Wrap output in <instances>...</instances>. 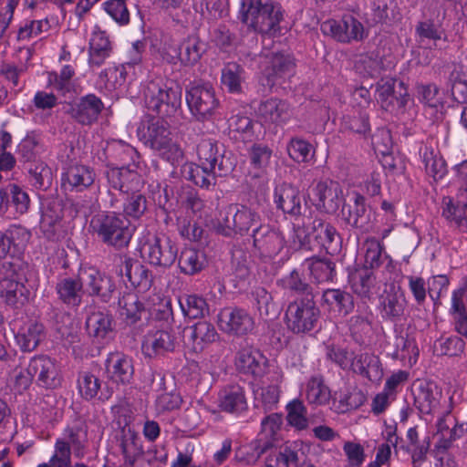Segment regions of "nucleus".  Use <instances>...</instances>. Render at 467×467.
Instances as JSON below:
<instances>
[{
    "label": "nucleus",
    "mask_w": 467,
    "mask_h": 467,
    "mask_svg": "<svg viewBox=\"0 0 467 467\" xmlns=\"http://www.w3.org/2000/svg\"><path fill=\"white\" fill-rule=\"evenodd\" d=\"M138 135L145 146L172 165L183 160V150L175 140L171 127L164 119L151 118L141 123L138 129Z\"/></svg>",
    "instance_id": "obj_1"
},
{
    "label": "nucleus",
    "mask_w": 467,
    "mask_h": 467,
    "mask_svg": "<svg viewBox=\"0 0 467 467\" xmlns=\"http://www.w3.org/2000/svg\"><path fill=\"white\" fill-rule=\"evenodd\" d=\"M146 108L164 119L174 116L182 106V89L161 77L147 80L142 86Z\"/></svg>",
    "instance_id": "obj_2"
},
{
    "label": "nucleus",
    "mask_w": 467,
    "mask_h": 467,
    "mask_svg": "<svg viewBox=\"0 0 467 467\" xmlns=\"http://www.w3.org/2000/svg\"><path fill=\"white\" fill-rule=\"evenodd\" d=\"M294 242L299 248L313 250V241L329 254H337L342 245V239L337 228L329 222L315 217L309 225L294 223Z\"/></svg>",
    "instance_id": "obj_3"
},
{
    "label": "nucleus",
    "mask_w": 467,
    "mask_h": 467,
    "mask_svg": "<svg viewBox=\"0 0 467 467\" xmlns=\"http://www.w3.org/2000/svg\"><path fill=\"white\" fill-rule=\"evenodd\" d=\"M239 13L243 23L262 34L276 31L283 19L281 6L272 0H243Z\"/></svg>",
    "instance_id": "obj_4"
},
{
    "label": "nucleus",
    "mask_w": 467,
    "mask_h": 467,
    "mask_svg": "<svg viewBox=\"0 0 467 467\" xmlns=\"http://www.w3.org/2000/svg\"><path fill=\"white\" fill-rule=\"evenodd\" d=\"M90 226L102 243L117 249L127 247L132 237L130 221L119 213H99L92 218Z\"/></svg>",
    "instance_id": "obj_5"
},
{
    "label": "nucleus",
    "mask_w": 467,
    "mask_h": 467,
    "mask_svg": "<svg viewBox=\"0 0 467 467\" xmlns=\"http://www.w3.org/2000/svg\"><path fill=\"white\" fill-rule=\"evenodd\" d=\"M315 297L296 296L288 303L285 311V322L292 333L305 335L317 327L321 311Z\"/></svg>",
    "instance_id": "obj_6"
},
{
    "label": "nucleus",
    "mask_w": 467,
    "mask_h": 467,
    "mask_svg": "<svg viewBox=\"0 0 467 467\" xmlns=\"http://www.w3.org/2000/svg\"><path fill=\"white\" fill-rule=\"evenodd\" d=\"M261 224V216L258 213L245 205L232 203L223 210L222 218L218 219L215 225V231L225 237H232L234 234L244 236L248 234L251 229L253 233L254 229Z\"/></svg>",
    "instance_id": "obj_7"
},
{
    "label": "nucleus",
    "mask_w": 467,
    "mask_h": 467,
    "mask_svg": "<svg viewBox=\"0 0 467 467\" xmlns=\"http://www.w3.org/2000/svg\"><path fill=\"white\" fill-rule=\"evenodd\" d=\"M140 254L150 265L169 268L177 259L178 246L165 234H148L140 241Z\"/></svg>",
    "instance_id": "obj_8"
},
{
    "label": "nucleus",
    "mask_w": 467,
    "mask_h": 467,
    "mask_svg": "<svg viewBox=\"0 0 467 467\" xmlns=\"http://www.w3.org/2000/svg\"><path fill=\"white\" fill-rule=\"evenodd\" d=\"M186 102L192 114L201 121L210 119L219 105L215 91L209 83L191 86L186 91Z\"/></svg>",
    "instance_id": "obj_9"
},
{
    "label": "nucleus",
    "mask_w": 467,
    "mask_h": 467,
    "mask_svg": "<svg viewBox=\"0 0 467 467\" xmlns=\"http://www.w3.org/2000/svg\"><path fill=\"white\" fill-rule=\"evenodd\" d=\"M282 423V415L279 413H271L262 420L260 433L247 446V454L252 459L256 461L268 450L277 447V436Z\"/></svg>",
    "instance_id": "obj_10"
},
{
    "label": "nucleus",
    "mask_w": 467,
    "mask_h": 467,
    "mask_svg": "<svg viewBox=\"0 0 467 467\" xmlns=\"http://www.w3.org/2000/svg\"><path fill=\"white\" fill-rule=\"evenodd\" d=\"M197 155L201 164L209 169H217L220 177L234 170V162L225 155L223 144L213 139H202L197 145Z\"/></svg>",
    "instance_id": "obj_11"
},
{
    "label": "nucleus",
    "mask_w": 467,
    "mask_h": 467,
    "mask_svg": "<svg viewBox=\"0 0 467 467\" xmlns=\"http://www.w3.org/2000/svg\"><path fill=\"white\" fill-rule=\"evenodd\" d=\"M234 366L239 373L256 379L266 373L267 358L259 349L244 339L239 343V348L235 352Z\"/></svg>",
    "instance_id": "obj_12"
},
{
    "label": "nucleus",
    "mask_w": 467,
    "mask_h": 467,
    "mask_svg": "<svg viewBox=\"0 0 467 467\" xmlns=\"http://www.w3.org/2000/svg\"><path fill=\"white\" fill-rule=\"evenodd\" d=\"M218 327L227 335L245 336L254 330V320L245 309L229 306L218 314Z\"/></svg>",
    "instance_id": "obj_13"
},
{
    "label": "nucleus",
    "mask_w": 467,
    "mask_h": 467,
    "mask_svg": "<svg viewBox=\"0 0 467 467\" xmlns=\"http://www.w3.org/2000/svg\"><path fill=\"white\" fill-rule=\"evenodd\" d=\"M313 205L323 213L334 214L343 201L342 189L337 182L320 181L312 189Z\"/></svg>",
    "instance_id": "obj_14"
},
{
    "label": "nucleus",
    "mask_w": 467,
    "mask_h": 467,
    "mask_svg": "<svg viewBox=\"0 0 467 467\" xmlns=\"http://www.w3.org/2000/svg\"><path fill=\"white\" fill-rule=\"evenodd\" d=\"M321 31L337 41L349 43L364 36L363 25L352 16H344L341 20H327L321 24Z\"/></svg>",
    "instance_id": "obj_15"
},
{
    "label": "nucleus",
    "mask_w": 467,
    "mask_h": 467,
    "mask_svg": "<svg viewBox=\"0 0 467 467\" xmlns=\"http://www.w3.org/2000/svg\"><path fill=\"white\" fill-rule=\"evenodd\" d=\"M399 88L400 89L397 90L396 79L394 78H381L377 83V100L380 103L382 109L394 112L405 108L409 100V95L403 82H399Z\"/></svg>",
    "instance_id": "obj_16"
},
{
    "label": "nucleus",
    "mask_w": 467,
    "mask_h": 467,
    "mask_svg": "<svg viewBox=\"0 0 467 467\" xmlns=\"http://www.w3.org/2000/svg\"><path fill=\"white\" fill-rule=\"evenodd\" d=\"M29 370L36 383L45 389H56L61 384L58 366L55 359L47 355H37L29 361Z\"/></svg>",
    "instance_id": "obj_17"
},
{
    "label": "nucleus",
    "mask_w": 467,
    "mask_h": 467,
    "mask_svg": "<svg viewBox=\"0 0 467 467\" xmlns=\"http://www.w3.org/2000/svg\"><path fill=\"white\" fill-rule=\"evenodd\" d=\"M107 378L117 385H129L134 377L133 358L123 352H110L105 360Z\"/></svg>",
    "instance_id": "obj_18"
},
{
    "label": "nucleus",
    "mask_w": 467,
    "mask_h": 467,
    "mask_svg": "<svg viewBox=\"0 0 467 467\" xmlns=\"http://www.w3.org/2000/svg\"><path fill=\"white\" fill-rule=\"evenodd\" d=\"M267 59L268 66L263 70V78L265 82L263 84L272 88L279 83L281 79L290 77L295 69V58L289 54L270 53L260 55Z\"/></svg>",
    "instance_id": "obj_19"
},
{
    "label": "nucleus",
    "mask_w": 467,
    "mask_h": 467,
    "mask_svg": "<svg viewBox=\"0 0 467 467\" xmlns=\"http://www.w3.org/2000/svg\"><path fill=\"white\" fill-rule=\"evenodd\" d=\"M253 245L265 257H273L278 254L285 246L283 234L269 224L258 225L252 233Z\"/></svg>",
    "instance_id": "obj_20"
},
{
    "label": "nucleus",
    "mask_w": 467,
    "mask_h": 467,
    "mask_svg": "<svg viewBox=\"0 0 467 467\" xmlns=\"http://www.w3.org/2000/svg\"><path fill=\"white\" fill-rule=\"evenodd\" d=\"M82 275L84 285L89 296H97L104 303L110 301L116 290V285L111 276L94 267L84 269Z\"/></svg>",
    "instance_id": "obj_21"
},
{
    "label": "nucleus",
    "mask_w": 467,
    "mask_h": 467,
    "mask_svg": "<svg viewBox=\"0 0 467 467\" xmlns=\"http://www.w3.org/2000/svg\"><path fill=\"white\" fill-rule=\"evenodd\" d=\"M103 109L104 104L99 98L88 94L70 104L67 113L78 124L90 126L98 120Z\"/></svg>",
    "instance_id": "obj_22"
},
{
    "label": "nucleus",
    "mask_w": 467,
    "mask_h": 467,
    "mask_svg": "<svg viewBox=\"0 0 467 467\" xmlns=\"http://www.w3.org/2000/svg\"><path fill=\"white\" fill-rule=\"evenodd\" d=\"M206 50V43L198 36H188L179 43L178 47L173 48V53L169 57L170 64L180 61L183 66H193L200 61Z\"/></svg>",
    "instance_id": "obj_23"
},
{
    "label": "nucleus",
    "mask_w": 467,
    "mask_h": 467,
    "mask_svg": "<svg viewBox=\"0 0 467 467\" xmlns=\"http://www.w3.org/2000/svg\"><path fill=\"white\" fill-rule=\"evenodd\" d=\"M135 168L128 164L107 170L106 177L109 187L119 191L123 196L139 190L141 177Z\"/></svg>",
    "instance_id": "obj_24"
},
{
    "label": "nucleus",
    "mask_w": 467,
    "mask_h": 467,
    "mask_svg": "<svg viewBox=\"0 0 467 467\" xmlns=\"http://www.w3.org/2000/svg\"><path fill=\"white\" fill-rule=\"evenodd\" d=\"M320 304L332 317H345L355 307L353 296L339 288L326 289L322 294Z\"/></svg>",
    "instance_id": "obj_25"
},
{
    "label": "nucleus",
    "mask_w": 467,
    "mask_h": 467,
    "mask_svg": "<svg viewBox=\"0 0 467 467\" xmlns=\"http://www.w3.org/2000/svg\"><path fill=\"white\" fill-rule=\"evenodd\" d=\"M175 337L168 330H150L142 340L141 350L146 358H153L172 352Z\"/></svg>",
    "instance_id": "obj_26"
},
{
    "label": "nucleus",
    "mask_w": 467,
    "mask_h": 467,
    "mask_svg": "<svg viewBox=\"0 0 467 467\" xmlns=\"http://www.w3.org/2000/svg\"><path fill=\"white\" fill-rule=\"evenodd\" d=\"M96 173L92 168L82 164L69 165L61 177V186L65 191L82 192L94 183Z\"/></svg>",
    "instance_id": "obj_27"
},
{
    "label": "nucleus",
    "mask_w": 467,
    "mask_h": 467,
    "mask_svg": "<svg viewBox=\"0 0 467 467\" xmlns=\"http://www.w3.org/2000/svg\"><path fill=\"white\" fill-rule=\"evenodd\" d=\"M276 208L284 213L298 218L302 213V202L299 190L290 183L277 185L274 192Z\"/></svg>",
    "instance_id": "obj_28"
},
{
    "label": "nucleus",
    "mask_w": 467,
    "mask_h": 467,
    "mask_svg": "<svg viewBox=\"0 0 467 467\" xmlns=\"http://www.w3.org/2000/svg\"><path fill=\"white\" fill-rule=\"evenodd\" d=\"M116 261L125 268V275L130 284L140 292L148 291L153 283V275L147 266L128 256L119 255Z\"/></svg>",
    "instance_id": "obj_29"
},
{
    "label": "nucleus",
    "mask_w": 467,
    "mask_h": 467,
    "mask_svg": "<svg viewBox=\"0 0 467 467\" xmlns=\"http://www.w3.org/2000/svg\"><path fill=\"white\" fill-rule=\"evenodd\" d=\"M371 215V210L367 206L365 197L359 193H355L353 204H349L347 210L346 208L342 210V216L347 224L362 232L368 231Z\"/></svg>",
    "instance_id": "obj_30"
},
{
    "label": "nucleus",
    "mask_w": 467,
    "mask_h": 467,
    "mask_svg": "<svg viewBox=\"0 0 467 467\" xmlns=\"http://www.w3.org/2000/svg\"><path fill=\"white\" fill-rule=\"evenodd\" d=\"M63 218V207L56 198H41L40 229L47 239L55 237L57 225Z\"/></svg>",
    "instance_id": "obj_31"
},
{
    "label": "nucleus",
    "mask_w": 467,
    "mask_h": 467,
    "mask_svg": "<svg viewBox=\"0 0 467 467\" xmlns=\"http://www.w3.org/2000/svg\"><path fill=\"white\" fill-rule=\"evenodd\" d=\"M85 325L89 337L102 341L109 338L113 334L115 320L109 311L97 310L88 315Z\"/></svg>",
    "instance_id": "obj_32"
},
{
    "label": "nucleus",
    "mask_w": 467,
    "mask_h": 467,
    "mask_svg": "<svg viewBox=\"0 0 467 467\" xmlns=\"http://www.w3.org/2000/svg\"><path fill=\"white\" fill-rule=\"evenodd\" d=\"M350 370L371 382H379L383 377V368L379 357L368 352L357 354L351 358Z\"/></svg>",
    "instance_id": "obj_33"
},
{
    "label": "nucleus",
    "mask_w": 467,
    "mask_h": 467,
    "mask_svg": "<svg viewBox=\"0 0 467 467\" xmlns=\"http://www.w3.org/2000/svg\"><path fill=\"white\" fill-rule=\"evenodd\" d=\"M0 296L8 306L19 309L28 303L30 290L21 281L5 278L0 282Z\"/></svg>",
    "instance_id": "obj_34"
},
{
    "label": "nucleus",
    "mask_w": 467,
    "mask_h": 467,
    "mask_svg": "<svg viewBox=\"0 0 467 467\" xmlns=\"http://www.w3.org/2000/svg\"><path fill=\"white\" fill-rule=\"evenodd\" d=\"M389 352L393 359H408L410 364H415L419 357V348L415 337L408 332L396 334L392 342L389 343Z\"/></svg>",
    "instance_id": "obj_35"
},
{
    "label": "nucleus",
    "mask_w": 467,
    "mask_h": 467,
    "mask_svg": "<svg viewBox=\"0 0 467 467\" xmlns=\"http://www.w3.org/2000/svg\"><path fill=\"white\" fill-rule=\"evenodd\" d=\"M88 427L87 422L77 418L72 425L67 426L64 431L66 439H63L69 447V451L73 450V453L77 458H83L86 453L88 445Z\"/></svg>",
    "instance_id": "obj_36"
},
{
    "label": "nucleus",
    "mask_w": 467,
    "mask_h": 467,
    "mask_svg": "<svg viewBox=\"0 0 467 467\" xmlns=\"http://www.w3.org/2000/svg\"><path fill=\"white\" fill-rule=\"evenodd\" d=\"M258 114L265 122L278 125L290 119L291 108L287 101L271 98L260 103Z\"/></svg>",
    "instance_id": "obj_37"
},
{
    "label": "nucleus",
    "mask_w": 467,
    "mask_h": 467,
    "mask_svg": "<svg viewBox=\"0 0 467 467\" xmlns=\"http://www.w3.org/2000/svg\"><path fill=\"white\" fill-rule=\"evenodd\" d=\"M84 282L80 278L63 277L55 286L58 299L69 307H78L82 303Z\"/></svg>",
    "instance_id": "obj_38"
},
{
    "label": "nucleus",
    "mask_w": 467,
    "mask_h": 467,
    "mask_svg": "<svg viewBox=\"0 0 467 467\" xmlns=\"http://www.w3.org/2000/svg\"><path fill=\"white\" fill-rule=\"evenodd\" d=\"M15 337L22 352H32L45 337V327L43 324L30 320L18 329Z\"/></svg>",
    "instance_id": "obj_39"
},
{
    "label": "nucleus",
    "mask_w": 467,
    "mask_h": 467,
    "mask_svg": "<svg viewBox=\"0 0 467 467\" xmlns=\"http://www.w3.org/2000/svg\"><path fill=\"white\" fill-rule=\"evenodd\" d=\"M414 406L420 413L430 414L439 405L440 392L431 382L420 381L412 389Z\"/></svg>",
    "instance_id": "obj_40"
},
{
    "label": "nucleus",
    "mask_w": 467,
    "mask_h": 467,
    "mask_svg": "<svg viewBox=\"0 0 467 467\" xmlns=\"http://www.w3.org/2000/svg\"><path fill=\"white\" fill-rule=\"evenodd\" d=\"M219 407L223 411L241 413L247 410L245 392L239 385H229L219 393Z\"/></svg>",
    "instance_id": "obj_41"
},
{
    "label": "nucleus",
    "mask_w": 467,
    "mask_h": 467,
    "mask_svg": "<svg viewBox=\"0 0 467 467\" xmlns=\"http://www.w3.org/2000/svg\"><path fill=\"white\" fill-rule=\"evenodd\" d=\"M348 282L353 292L362 298H370L376 293L377 281L371 269H355L349 274Z\"/></svg>",
    "instance_id": "obj_42"
},
{
    "label": "nucleus",
    "mask_w": 467,
    "mask_h": 467,
    "mask_svg": "<svg viewBox=\"0 0 467 467\" xmlns=\"http://www.w3.org/2000/svg\"><path fill=\"white\" fill-rule=\"evenodd\" d=\"M380 314L383 319L397 322L404 316L406 299L402 293L391 289L380 297Z\"/></svg>",
    "instance_id": "obj_43"
},
{
    "label": "nucleus",
    "mask_w": 467,
    "mask_h": 467,
    "mask_svg": "<svg viewBox=\"0 0 467 467\" xmlns=\"http://www.w3.org/2000/svg\"><path fill=\"white\" fill-rule=\"evenodd\" d=\"M185 331L188 333V343L194 351H202L206 344L214 342L218 336L213 325L206 321L197 322L186 327Z\"/></svg>",
    "instance_id": "obj_44"
},
{
    "label": "nucleus",
    "mask_w": 467,
    "mask_h": 467,
    "mask_svg": "<svg viewBox=\"0 0 467 467\" xmlns=\"http://www.w3.org/2000/svg\"><path fill=\"white\" fill-rule=\"evenodd\" d=\"M124 459H138L143 452L141 440L139 433L130 426L125 425L116 436Z\"/></svg>",
    "instance_id": "obj_45"
},
{
    "label": "nucleus",
    "mask_w": 467,
    "mask_h": 467,
    "mask_svg": "<svg viewBox=\"0 0 467 467\" xmlns=\"http://www.w3.org/2000/svg\"><path fill=\"white\" fill-rule=\"evenodd\" d=\"M28 182L36 190L47 191L53 182L51 168L43 161H30L25 164Z\"/></svg>",
    "instance_id": "obj_46"
},
{
    "label": "nucleus",
    "mask_w": 467,
    "mask_h": 467,
    "mask_svg": "<svg viewBox=\"0 0 467 467\" xmlns=\"http://www.w3.org/2000/svg\"><path fill=\"white\" fill-rule=\"evenodd\" d=\"M303 265L317 283L333 281L336 275L335 263L327 257L311 256L305 259Z\"/></svg>",
    "instance_id": "obj_47"
},
{
    "label": "nucleus",
    "mask_w": 467,
    "mask_h": 467,
    "mask_svg": "<svg viewBox=\"0 0 467 467\" xmlns=\"http://www.w3.org/2000/svg\"><path fill=\"white\" fill-rule=\"evenodd\" d=\"M177 260L180 272L187 275L200 273L206 265L204 253L192 247H184L177 254Z\"/></svg>",
    "instance_id": "obj_48"
},
{
    "label": "nucleus",
    "mask_w": 467,
    "mask_h": 467,
    "mask_svg": "<svg viewBox=\"0 0 467 467\" xmlns=\"http://www.w3.org/2000/svg\"><path fill=\"white\" fill-rule=\"evenodd\" d=\"M120 316L127 324L134 325L141 318L145 306L139 296L132 292L124 293L118 301Z\"/></svg>",
    "instance_id": "obj_49"
},
{
    "label": "nucleus",
    "mask_w": 467,
    "mask_h": 467,
    "mask_svg": "<svg viewBox=\"0 0 467 467\" xmlns=\"http://www.w3.org/2000/svg\"><path fill=\"white\" fill-rule=\"evenodd\" d=\"M245 82V71L236 62H228L222 68L221 84L230 93L239 94L243 91Z\"/></svg>",
    "instance_id": "obj_50"
},
{
    "label": "nucleus",
    "mask_w": 467,
    "mask_h": 467,
    "mask_svg": "<svg viewBox=\"0 0 467 467\" xmlns=\"http://www.w3.org/2000/svg\"><path fill=\"white\" fill-rule=\"evenodd\" d=\"M420 154L426 173L432 177L434 181L442 179L447 173V165L439 151H435L432 148L424 146L420 148Z\"/></svg>",
    "instance_id": "obj_51"
},
{
    "label": "nucleus",
    "mask_w": 467,
    "mask_h": 467,
    "mask_svg": "<svg viewBox=\"0 0 467 467\" xmlns=\"http://www.w3.org/2000/svg\"><path fill=\"white\" fill-rule=\"evenodd\" d=\"M304 452L296 441H285L277 447L276 467H301Z\"/></svg>",
    "instance_id": "obj_52"
},
{
    "label": "nucleus",
    "mask_w": 467,
    "mask_h": 467,
    "mask_svg": "<svg viewBox=\"0 0 467 467\" xmlns=\"http://www.w3.org/2000/svg\"><path fill=\"white\" fill-rule=\"evenodd\" d=\"M217 169H209L205 165L190 164L184 167V177L192 181L195 185L209 189L211 186L215 185L216 178L220 177Z\"/></svg>",
    "instance_id": "obj_53"
},
{
    "label": "nucleus",
    "mask_w": 467,
    "mask_h": 467,
    "mask_svg": "<svg viewBox=\"0 0 467 467\" xmlns=\"http://www.w3.org/2000/svg\"><path fill=\"white\" fill-rule=\"evenodd\" d=\"M44 150L42 137L35 131L27 133L18 145V153L24 161V165L30 161H37V157Z\"/></svg>",
    "instance_id": "obj_54"
},
{
    "label": "nucleus",
    "mask_w": 467,
    "mask_h": 467,
    "mask_svg": "<svg viewBox=\"0 0 467 467\" xmlns=\"http://www.w3.org/2000/svg\"><path fill=\"white\" fill-rule=\"evenodd\" d=\"M179 304L183 315L189 318H202L209 314V306L201 296L183 295L179 297Z\"/></svg>",
    "instance_id": "obj_55"
},
{
    "label": "nucleus",
    "mask_w": 467,
    "mask_h": 467,
    "mask_svg": "<svg viewBox=\"0 0 467 467\" xmlns=\"http://www.w3.org/2000/svg\"><path fill=\"white\" fill-rule=\"evenodd\" d=\"M306 400L315 405H326L331 399V391L322 376H313L306 383Z\"/></svg>",
    "instance_id": "obj_56"
},
{
    "label": "nucleus",
    "mask_w": 467,
    "mask_h": 467,
    "mask_svg": "<svg viewBox=\"0 0 467 467\" xmlns=\"http://www.w3.org/2000/svg\"><path fill=\"white\" fill-rule=\"evenodd\" d=\"M123 215L127 218L140 219L148 210V200L139 190L124 195Z\"/></svg>",
    "instance_id": "obj_57"
},
{
    "label": "nucleus",
    "mask_w": 467,
    "mask_h": 467,
    "mask_svg": "<svg viewBox=\"0 0 467 467\" xmlns=\"http://www.w3.org/2000/svg\"><path fill=\"white\" fill-rule=\"evenodd\" d=\"M280 282L285 289L297 294L298 296H315L312 286L296 269L292 270Z\"/></svg>",
    "instance_id": "obj_58"
},
{
    "label": "nucleus",
    "mask_w": 467,
    "mask_h": 467,
    "mask_svg": "<svg viewBox=\"0 0 467 467\" xmlns=\"http://www.w3.org/2000/svg\"><path fill=\"white\" fill-rule=\"evenodd\" d=\"M252 296L261 317L272 318L277 315L278 309L274 302L273 296L265 287H255Z\"/></svg>",
    "instance_id": "obj_59"
},
{
    "label": "nucleus",
    "mask_w": 467,
    "mask_h": 467,
    "mask_svg": "<svg viewBox=\"0 0 467 467\" xmlns=\"http://www.w3.org/2000/svg\"><path fill=\"white\" fill-rule=\"evenodd\" d=\"M251 256L248 252L240 247H234L232 251V271L235 278L242 282L250 275Z\"/></svg>",
    "instance_id": "obj_60"
},
{
    "label": "nucleus",
    "mask_w": 467,
    "mask_h": 467,
    "mask_svg": "<svg viewBox=\"0 0 467 467\" xmlns=\"http://www.w3.org/2000/svg\"><path fill=\"white\" fill-rule=\"evenodd\" d=\"M335 400L338 402V410L340 412H347L348 410H357L362 406L366 401V395L358 389H353L345 392L335 393Z\"/></svg>",
    "instance_id": "obj_61"
},
{
    "label": "nucleus",
    "mask_w": 467,
    "mask_h": 467,
    "mask_svg": "<svg viewBox=\"0 0 467 467\" xmlns=\"http://www.w3.org/2000/svg\"><path fill=\"white\" fill-rule=\"evenodd\" d=\"M36 467H72L71 452L67 443L63 439H57L55 442L54 453L47 462H42Z\"/></svg>",
    "instance_id": "obj_62"
},
{
    "label": "nucleus",
    "mask_w": 467,
    "mask_h": 467,
    "mask_svg": "<svg viewBox=\"0 0 467 467\" xmlns=\"http://www.w3.org/2000/svg\"><path fill=\"white\" fill-rule=\"evenodd\" d=\"M75 75L74 68L66 65L62 67L60 73L49 72L48 82L56 91L66 94L72 89V78Z\"/></svg>",
    "instance_id": "obj_63"
},
{
    "label": "nucleus",
    "mask_w": 467,
    "mask_h": 467,
    "mask_svg": "<svg viewBox=\"0 0 467 467\" xmlns=\"http://www.w3.org/2000/svg\"><path fill=\"white\" fill-rule=\"evenodd\" d=\"M14 255L21 253L31 239V232L21 225H11L5 230Z\"/></svg>",
    "instance_id": "obj_64"
}]
</instances>
